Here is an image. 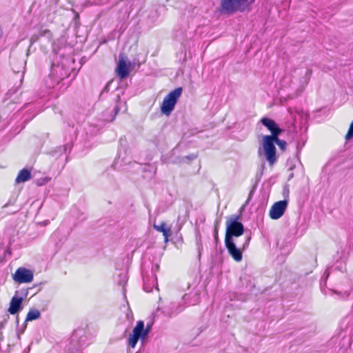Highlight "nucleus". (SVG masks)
I'll use <instances>...</instances> for the list:
<instances>
[{
	"mask_svg": "<svg viewBox=\"0 0 353 353\" xmlns=\"http://www.w3.org/2000/svg\"><path fill=\"white\" fill-rule=\"evenodd\" d=\"M46 35H49V36H52V32L50 30L48 29H45L43 30H41L40 32H39V36L40 37H44Z\"/></svg>",
	"mask_w": 353,
	"mask_h": 353,
	"instance_id": "15",
	"label": "nucleus"
},
{
	"mask_svg": "<svg viewBox=\"0 0 353 353\" xmlns=\"http://www.w3.org/2000/svg\"><path fill=\"white\" fill-rule=\"evenodd\" d=\"M30 178H31L30 172L28 169L23 168L19 171L18 175L17 176V177L15 179V182L17 183H24V182L30 180Z\"/></svg>",
	"mask_w": 353,
	"mask_h": 353,
	"instance_id": "12",
	"label": "nucleus"
},
{
	"mask_svg": "<svg viewBox=\"0 0 353 353\" xmlns=\"http://www.w3.org/2000/svg\"><path fill=\"white\" fill-rule=\"evenodd\" d=\"M41 316L40 312L38 310H30L26 315V321H31L38 319Z\"/></svg>",
	"mask_w": 353,
	"mask_h": 353,
	"instance_id": "13",
	"label": "nucleus"
},
{
	"mask_svg": "<svg viewBox=\"0 0 353 353\" xmlns=\"http://www.w3.org/2000/svg\"><path fill=\"white\" fill-rule=\"evenodd\" d=\"M182 88L179 87L165 97L161 105V111L163 114L166 116H169L171 114L182 94Z\"/></svg>",
	"mask_w": 353,
	"mask_h": 353,
	"instance_id": "4",
	"label": "nucleus"
},
{
	"mask_svg": "<svg viewBox=\"0 0 353 353\" xmlns=\"http://www.w3.org/2000/svg\"><path fill=\"white\" fill-rule=\"evenodd\" d=\"M23 299L21 297L13 296L10 303L8 312L11 314H15L21 307Z\"/></svg>",
	"mask_w": 353,
	"mask_h": 353,
	"instance_id": "10",
	"label": "nucleus"
},
{
	"mask_svg": "<svg viewBox=\"0 0 353 353\" xmlns=\"http://www.w3.org/2000/svg\"><path fill=\"white\" fill-rule=\"evenodd\" d=\"M13 279L19 283H30L33 280V273L25 268H19L13 275Z\"/></svg>",
	"mask_w": 353,
	"mask_h": 353,
	"instance_id": "8",
	"label": "nucleus"
},
{
	"mask_svg": "<svg viewBox=\"0 0 353 353\" xmlns=\"http://www.w3.org/2000/svg\"><path fill=\"white\" fill-rule=\"evenodd\" d=\"M353 138V121L351 123L348 131L345 135V139L349 140Z\"/></svg>",
	"mask_w": 353,
	"mask_h": 353,
	"instance_id": "14",
	"label": "nucleus"
},
{
	"mask_svg": "<svg viewBox=\"0 0 353 353\" xmlns=\"http://www.w3.org/2000/svg\"><path fill=\"white\" fill-rule=\"evenodd\" d=\"M239 216L232 215L226 222V231L225 234V244L228 253L236 261L242 260L241 248H237L233 241V236H240L244 232V226L239 221Z\"/></svg>",
	"mask_w": 353,
	"mask_h": 353,
	"instance_id": "1",
	"label": "nucleus"
},
{
	"mask_svg": "<svg viewBox=\"0 0 353 353\" xmlns=\"http://www.w3.org/2000/svg\"><path fill=\"white\" fill-rule=\"evenodd\" d=\"M214 240H215L216 243H218V241H219V235H218V225H216L215 227H214Z\"/></svg>",
	"mask_w": 353,
	"mask_h": 353,
	"instance_id": "16",
	"label": "nucleus"
},
{
	"mask_svg": "<svg viewBox=\"0 0 353 353\" xmlns=\"http://www.w3.org/2000/svg\"><path fill=\"white\" fill-rule=\"evenodd\" d=\"M250 239V238H248V239L246 240V242H245V243L243 244V248H242V249H243V250H244V249H245V247L249 244Z\"/></svg>",
	"mask_w": 353,
	"mask_h": 353,
	"instance_id": "18",
	"label": "nucleus"
},
{
	"mask_svg": "<svg viewBox=\"0 0 353 353\" xmlns=\"http://www.w3.org/2000/svg\"><path fill=\"white\" fill-rule=\"evenodd\" d=\"M287 206L288 201L286 200L274 203L269 211L270 217L274 220L281 218L283 215Z\"/></svg>",
	"mask_w": 353,
	"mask_h": 353,
	"instance_id": "7",
	"label": "nucleus"
},
{
	"mask_svg": "<svg viewBox=\"0 0 353 353\" xmlns=\"http://www.w3.org/2000/svg\"><path fill=\"white\" fill-rule=\"evenodd\" d=\"M149 332V326L144 329V322L143 321H138L136 326L134 327L132 334H130L128 339V344L132 348H134L139 339L145 338Z\"/></svg>",
	"mask_w": 353,
	"mask_h": 353,
	"instance_id": "5",
	"label": "nucleus"
},
{
	"mask_svg": "<svg viewBox=\"0 0 353 353\" xmlns=\"http://www.w3.org/2000/svg\"><path fill=\"white\" fill-rule=\"evenodd\" d=\"M115 72L120 79H125L130 73V64H127L124 59H120L116 68Z\"/></svg>",
	"mask_w": 353,
	"mask_h": 353,
	"instance_id": "9",
	"label": "nucleus"
},
{
	"mask_svg": "<svg viewBox=\"0 0 353 353\" xmlns=\"http://www.w3.org/2000/svg\"><path fill=\"white\" fill-rule=\"evenodd\" d=\"M261 122L271 132L270 135H265L263 137L262 144L265 143V142H267L270 140H272L274 137L276 138V136H279L282 132V130L278 126V125L276 123V122L272 119L267 118V117H263L261 119Z\"/></svg>",
	"mask_w": 353,
	"mask_h": 353,
	"instance_id": "6",
	"label": "nucleus"
},
{
	"mask_svg": "<svg viewBox=\"0 0 353 353\" xmlns=\"http://www.w3.org/2000/svg\"><path fill=\"white\" fill-rule=\"evenodd\" d=\"M114 115L112 121L115 119V117H116L117 114L120 111V107H119V105L118 103L114 106Z\"/></svg>",
	"mask_w": 353,
	"mask_h": 353,
	"instance_id": "17",
	"label": "nucleus"
},
{
	"mask_svg": "<svg viewBox=\"0 0 353 353\" xmlns=\"http://www.w3.org/2000/svg\"><path fill=\"white\" fill-rule=\"evenodd\" d=\"M275 144H276L282 151H285L286 150V141L285 140L280 139L279 136H276V138L274 137L272 140L262 144L266 160L270 166L274 165L278 160Z\"/></svg>",
	"mask_w": 353,
	"mask_h": 353,
	"instance_id": "3",
	"label": "nucleus"
},
{
	"mask_svg": "<svg viewBox=\"0 0 353 353\" xmlns=\"http://www.w3.org/2000/svg\"><path fill=\"white\" fill-rule=\"evenodd\" d=\"M255 0H220L217 10L221 14L232 15L237 12L250 11Z\"/></svg>",
	"mask_w": 353,
	"mask_h": 353,
	"instance_id": "2",
	"label": "nucleus"
},
{
	"mask_svg": "<svg viewBox=\"0 0 353 353\" xmlns=\"http://www.w3.org/2000/svg\"><path fill=\"white\" fill-rule=\"evenodd\" d=\"M154 228L163 234L165 242L168 241V239L172 234L170 227H168L165 222H162L159 225H154Z\"/></svg>",
	"mask_w": 353,
	"mask_h": 353,
	"instance_id": "11",
	"label": "nucleus"
}]
</instances>
